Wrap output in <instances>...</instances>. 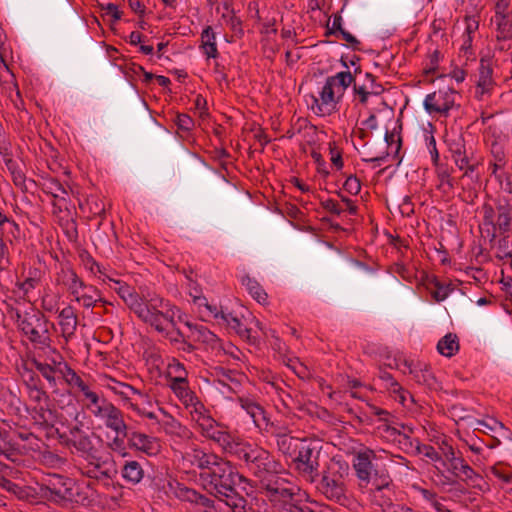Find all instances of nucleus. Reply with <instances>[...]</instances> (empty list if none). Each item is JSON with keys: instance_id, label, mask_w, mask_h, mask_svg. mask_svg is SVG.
Listing matches in <instances>:
<instances>
[{"instance_id": "nucleus-1", "label": "nucleus", "mask_w": 512, "mask_h": 512, "mask_svg": "<svg viewBox=\"0 0 512 512\" xmlns=\"http://www.w3.org/2000/svg\"><path fill=\"white\" fill-rule=\"evenodd\" d=\"M114 285L111 288L139 320L158 333H164L166 327H175V315L178 309L169 300L155 293L140 295L133 287L121 281H115Z\"/></svg>"}, {"instance_id": "nucleus-2", "label": "nucleus", "mask_w": 512, "mask_h": 512, "mask_svg": "<svg viewBox=\"0 0 512 512\" xmlns=\"http://www.w3.org/2000/svg\"><path fill=\"white\" fill-rule=\"evenodd\" d=\"M200 478L210 494L231 512H258L252 503L254 499L249 501L236 490L239 483H249L250 480L236 471L229 461L223 459L212 471L201 472Z\"/></svg>"}, {"instance_id": "nucleus-3", "label": "nucleus", "mask_w": 512, "mask_h": 512, "mask_svg": "<svg viewBox=\"0 0 512 512\" xmlns=\"http://www.w3.org/2000/svg\"><path fill=\"white\" fill-rule=\"evenodd\" d=\"M17 325L20 331L28 338L35 349L46 351L52 344L50 328H54L46 316L37 309H30L23 313L16 312Z\"/></svg>"}, {"instance_id": "nucleus-4", "label": "nucleus", "mask_w": 512, "mask_h": 512, "mask_svg": "<svg viewBox=\"0 0 512 512\" xmlns=\"http://www.w3.org/2000/svg\"><path fill=\"white\" fill-rule=\"evenodd\" d=\"M482 214L481 229L494 241L497 233L505 235L510 232L512 224V205L506 200H498L493 206L484 202L480 208Z\"/></svg>"}, {"instance_id": "nucleus-5", "label": "nucleus", "mask_w": 512, "mask_h": 512, "mask_svg": "<svg viewBox=\"0 0 512 512\" xmlns=\"http://www.w3.org/2000/svg\"><path fill=\"white\" fill-rule=\"evenodd\" d=\"M234 456L242 461L247 470L258 479L266 472L281 469V464L266 449L242 442Z\"/></svg>"}, {"instance_id": "nucleus-6", "label": "nucleus", "mask_w": 512, "mask_h": 512, "mask_svg": "<svg viewBox=\"0 0 512 512\" xmlns=\"http://www.w3.org/2000/svg\"><path fill=\"white\" fill-rule=\"evenodd\" d=\"M341 468L339 462L328 465L315 483L317 492L326 500L340 505H346L349 499L344 474L341 472Z\"/></svg>"}, {"instance_id": "nucleus-7", "label": "nucleus", "mask_w": 512, "mask_h": 512, "mask_svg": "<svg viewBox=\"0 0 512 512\" xmlns=\"http://www.w3.org/2000/svg\"><path fill=\"white\" fill-rule=\"evenodd\" d=\"M281 469H274L260 476L258 486L266 492L271 502L286 503L295 496V487L280 474Z\"/></svg>"}, {"instance_id": "nucleus-8", "label": "nucleus", "mask_w": 512, "mask_h": 512, "mask_svg": "<svg viewBox=\"0 0 512 512\" xmlns=\"http://www.w3.org/2000/svg\"><path fill=\"white\" fill-rule=\"evenodd\" d=\"M319 456L320 449L304 441L294 458L296 469L310 483H315L320 476Z\"/></svg>"}, {"instance_id": "nucleus-9", "label": "nucleus", "mask_w": 512, "mask_h": 512, "mask_svg": "<svg viewBox=\"0 0 512 512\" xmlns=\"http://www.w3.org/2000/svg\"><path fill=\"white\" fill-rule=\"evenodd\" d=\"M458 93L449 87L441 88L428 94L424 99V108L429 114H440L447 116L449 111L456 105Z\"/></svg>"}, {"instance_id": "nucleus-10", "label": "nucleus", "mask_w": 512, "mask_h": 512, "mask_svg": "<svg viewBox=\"0 0 512 512\" xmlns=\"http://www.w3.org/2000/svg\"><path fill=\"white\" fill-rule=\"evenodd\" d=\"M380 453L386 454V451H375L370 448H364L354 454L352 466L355 470L357 478L365 483V485L371 482L372 474L374 473L373 461L381 459Z\"/></svg>"}, {"instance_id": "nucleus-11", "label": "nucleus", "mask_w": 512, "mask_h": 512, "mask_svg": "<svg viewBox=\"0 0 512 512\" xmlns=\"http://www.w3.org/2000/svg\"><path fill=\"white\" fill-rule=\"evenodd\" d=\"M70 480L59 474L48 475L40 485V494L50 501L59 502L70 495Z\"/></svg>"}, {"instance_id": "nucleus-12", "label": "nucleus", "mask_w": 512, "mask_h": 512, "mask_svg": "<svg viewBox=\"0 0 512 512\" xmlns=\"http://www.w3.org/2000/svg\"><path fill=\"white\" fill-rule=\"evenodd\" d=\"M93 415L104 420L105 426L117 435L126 436L129 428L125 423L124 414L113 403L105 404L102 408L93 410Z\"/></svg>"}, {"instance_id": "nucleus-13", "label": "nucleus", "mask_w": 512, "mask_h": 512, "mask_svg": "<svg viewBox=\"0 0 512 512\" xmlns=\"http://www.w3.org/2000/svg\"><path fill=\"white\" fill-rule=\"evenodd\" d=\"M336 87L333 84V78H327L324 86L319 92V98L313 97L312 110L318 116H327L332 114L337 107L338 99L335 97Z\"/></svg>"}, {"instance_id": "nucleus-14", "label": "nucleus", "mask_w": 512, "mask_h": 512, "mask_svg": "<svg viewBox=\"0 0 512 512\" xmlns=\"http://www.w3.org/2000/svg\"><path fill=\"white\" fill-rule=\"evenodd\" d=\"M0 156L11 176L13 184L22 191H27L26 175L24 172L25 165L21 160H17L13 157L11 143L0 149Z\"/></svg>"}, {"instance_id": "nucleus-15", "label": "nucleus", "mask_w": 512, "mask_h": 512, "mask_svg": "<svg viewBox=\"0 0 512 512\" xmlns=\"http://www.w3.org/2000/svg\"><path fill=\"white\" fill-rule=\"evenodd\" d=\"M184 324L188 328L187 337L192 341L203 344L205 349L212 352H219L223 349L221 340L207 327L189 321L184 322Z\"/></svg>"}, {"instance_id": "nucleus-16", "label": "nucleus", "mask_w": 512, "mask_h": 512, "mask_svg": "<svg viewBox=\"0 0 512 512\" xmlns=\"http://www.w3.org/2000/svg\"><path fill=\"white\" fill-rule=\"evenodd\" d=\"M496 82L493 78V67L491 59H480L478 78L476 81L475 96L479 100L492 95Z\"/></svg>"}, {"instance_id": "nucleus-17", "label": "nucleus", "mask_w": 512, "mask_h": 512, "mask_svg": "<svg viewBox=\"0 0 512 512\" xmlns=\"http://www.w3.org/2000/svg\"><path fill=\"white\" fill-rule=\"evenodd\" d=\"M125 437L131 448L141 451L149 456H155L161 451V442L156 437L138 431H133L131 429L127 431Z\"/></svg>"}, {"instance_id": "nucleus-18", "label": "nucleus", "mask_w": 512, "mask_h": 512, "mask_svg": "<svg viewBox=\"0 0 512 512\" xmlns=\"http://www.w3.org/2000/svg\"><path fill=\"white\" fill-rule=\"evenodd\" d=\"M487 145L492 157L489 169L493 175H496L497 171L503 169L507 163L505 140L500 135L493 133L491 137H488Z\"/></svg>"}, {"instance_id": "nucleus-19", "label": "nucleus", "mask_w": 512, "mask_h": 512, "mask_svg": "<svg viewBox=\"0 0 512 512\" xmlns=\"http://www.w3.org/2000/svg\"><path fill=\"white\" fill-rule=\"evenodd\" d=\"M70 294L84 308L95 307L98 302L102 304L108 303L107 300L102 298L100 290L93 285L86 284L84 281L80 287L75 288Z\"/></svg>"}, {"instance_id": "nucleus-20", "label": "nucleus", "mask_w": 512, "mask_h": 512, "mask_svg": "<svg viewBox=\"0 0 512 512\" xmlns=\"http://www.w3.org/2000/svg\"><path fill=\"white\" fill-rule=\"evenodd\" d=\"M67 444L70 447L72 454L77 455L83 460H96V456H98V449L95 447L88 434L85 436L69 438Z\"/></svg>"}, {"instance_id": "nucleus-21", "label": "nucleus", "mask_w": 512, "mask_h": 512, "mask_svg": "<svg viewBox=\"0 0 512 512\" xmlns=\"http://www.w3.org/2000/svg\"><path fill=\"white\" fill-rule=\"evenodd\" d=\"M448 472L473 487L479 486V482L482 481L481 475L465 461L463 456L452 467H448Z\"/></svg>"}, {"instance_id": "nucleus-22", "label": "nucleus", "mask_w": 512, "mask_h": 512, "mask_svg": "<svg viewBox=\"0 0 512 512\" xmlns=\"http://www.w3.org/2000/svg\"><path fill=\"white\" fill-rule=\"evenodd\" d=\"M215 443H217L226 453L234 456L235 452L241 445V441L232 436L227 430H225L220 424L209 433L206 437Z\"/></svg>"}, {"instance_id": "nucleus-23", "label": "nucleus", "mask_w": 512, "mask_h": 512, "mask_svg": "<svg viewBox=\"0 0 512 512\" xmlns=\"http://www.w3.org/2000/svg\"><path fill=\"white\" fill-rule=\"evenodd\" d=\"M163 417L158 420V424L167 435L175 436L180 439H189L193 433L184 425L181 424L172 415L166 413L161 409Z\"/></svg>"}, {"instance_id": "nucleus-24", "label": "nucleus", "mask_w": 512, "mask_h": 512, "mask_svg": "<svg viewBox=\"0 0 512 512\" xmlns=\"http://www.w3.org/2000/svg\"><path fill=\"white\" fill-rule=\"evenodd\" d=\"M58 318L61 334L68 341L75 335L78 324L77 314L74 308L68 305L59 312Z\"/></svg>"}, {"instance_id": "nucleus-25", "label": "nucleus", "mask_w": 512, "mask_h": 512, "mask_svg": "<svg viewBox=\"0 0 512 512\" xmlns=\"http://www.w3.org/2000/svg\"><path fill=\"white\" fill-rule=\"evenodd\" d=\"M191 463L202 472L212 471L220 462L222 458L213 453H206L200 448H194L189 454Z\"/></svg>"}, {"instance_id": "nucleus-26", "label": "nucleus", "mask_w": 512, "mask_h": 512, "mask_svg": "<svg viewBox=\"0 0 512 512\" xmlns=\"http://www.w3.org/2000/svg\"><path fill=\"white\" fill-rule=\"evenodd\" d=\"M369 494L372 503L378 506L382 512H392V510L398 505L393 502V498L395 496L393 487L384 490L371 489Z\"/></svg>"}, {"instance_id": "nucleus-27", "label": "nucleus", "mask_w": 512, "mask_h": 512, "mask_svg": "<svg viewBox=\"0 0 512 512\" xmlns=\"http://www.w3.org/2000/svg\"><path fill=\"white\" fill-rule=\"evenodd\" d=\"M327 33L331 35H341L342 39L345 40L349 46L356 51H360L361 42L353 36L351 33L343 29L342 27V17L340 14H335L333 16L332 25H327Z\"/></svg>"}, {"instance_id": "nucleus-28", "label": "nucleus", "mask_w": 512, "mask_h": 512, "mask_svg": "<svg viewBox=\"0 0 512 512\" xmlns=\"http://www.w3.org/2000/svg\"><path fill=\"white\" fill-rule=\"evenodd\" d=\"M86 463L80 467L81 473L84 476H87L96 480H103L111 478V474L109 470H103L104 462L101 460V457L96 456V460H84Z\"/></svg>"}, {"instance_id": "nucleus-29", "label": "nucleus", "mask_w": 512, "mask_h": 512, "mask_svg": "<svg viewBox=\"0 0 512 512\" xmlns=\"http://www.w3.org/2000/svg\"><path fill=\"white\" fill-rule=\"evenodd\" d=\"M238 401L241 408L244 409L248 415H250L257 427H260L262 423H266L267 418L265 415V410L259 403L247 397H239Z\"/></svg>"}, {"instance_id": "nucleus-30", "label": "nucleus", "mask_w": 512, "mask_h": 512, "mask_svg": "<svg viewBox=\"0 0 512 512\" xmlns=\"http://www.w3.org/2000/svg\"><path fill=\"white\" fill-rule=\"evenodd\" d=\"M55 281L56 284L66 287L69 293L75 288L80 287L83 282L74 269L69 266H61L60 270L56 273Z\"/></svg>"}, {"instance_id": "nucleus-31", "label": "nucleus", "mask_w": 512, "mask_h": 512, "mask_svg": "<svg viewBox=\"0 0 512 512\" xmlns=\"http://www.w3.org/2000/svg\"><path fill=\"white\" fill-rule=\"evenodd\" d=\"M121 475L126 482L136 485L142 481L145 472L140 462L129 460L124 463Z\"/></svg>"}, {"instance_id": "nucleus-32", "label": "nucleus", "mask_w": 512, "mask_h": 512, "mask_svg": "<svg viewBox=\"0 0 512 512\" xmlns=\"http://www.w3.org/2000/svg\"><path fill=\"white\" fill-rule=\"evenodd\" d=\"M169 387L184 407L198 398L195 392L190 389L188 380L170 381Z\"/></svg>"}, {"instance_id": "nucleus-33", "label": "nucleus", "mask_w": 512, "mask_h": 512, "mask_svg": "<svg viewBox=\"0 0 512 512\" xmlns=\"http://www.w3.org/2000/svg\"><path fill=\"white\" fill-rule=\"evenodd\" d=\"M221 319L241 338L255 342V337L251 335V329L247 328L239 317L234 316L232 313L221 312Z\"/></svg>"}, {"instance_id": "nucleus-34", "label": "nucleus", "mask_w": 512, "mask_h": 512, "mask_svg": "<svg viewBox=\"0 0 512 512\" xmlns=\"http://www.w3.org/2000/svg\"><path fill=\"white\" fill-rule=\"evenodd\" d=\"M201 48L208 58H217L219 53L216 45V36L212 27L207 26L201 34Z\"/></svg>"}, {"instance_id": "nucleus-35", "label": "nucleus", "mask_w": 512, "mask_h": 512, "mask_svg": "<svg viewBox=\"0 0 512 512\" xmlns=\"http://www.w3.org/2000/svg\"><path fill=\"white\" fill-rule=\"evenodd\" d=\"M437 350L443 356H454L459 350L458 336L454 333L446 334L438 341Z\"/></svg>"}, {"instance_id": "nucleus-36", "label": "nucleus", "mask_w": 512, "mask_h": 512, "mask_svg": "<svg viewBox=\"0 0 512 512\" xmlns=\"http://www.w3.org/2000/svg\"><path fill=\"white\" fill-rule=\"evenodd\" d=\"M305 440H300L295 437H291L285 434L277 435V446L280 452L284 455L292 456L294 453L298 452L300 443Z\"/></svg>"}, {"instance_id": "nucleus-37", "label": "nucleus", "mask_w": 512, "mask_h": 512, "mask_svg": "<svg viewBox=\"0 0 512 512\" xmlns=\"http://www.w3.org/2000/svg\"><path fill=\"white\" fill-rule=\"evenodd\" d=\"M112 384H107V387L113 391L115 394L119 395L124 401H129L132 399V395L143 396L142 392L133 386L116 381L115 379H110Z\"/></svg>"}, {"instance_id": "nucleus-38", "label": "nucleus", "mask_w": 512, "mask_h": 512, "mask_svg": "<svg viewBox=\"0 0 512 512\" xmlns=\"http://www.w3.org/2000/svg\"><path fill=\"white\" fill-rule=\"evenodd\" d=\"M43 352L47 355L44 362L48 363L50 367L57 371L58 375L61 376L65 371V367H69V364L64 360L63 356L56 350V348L52 347V344H50V348H47L46 351Z\"/></svg>"}, {"instance_id": "nucleus-39", "label": "nucleus", "mask_w": 512, "mask_h": 512, "mask_svg": "<svg viewBox=\"0 0 512 512\" xmlns=\"http://www.w3.org/2000/svg\"><path fill=\"white\" fill-rule=\"evenodd\" d=\"M42 272L37 268L29 269L28 276L22 282H17L16 286L27 295L30 291L35 289L41 282Z\"/></svg>"}, {"instance_id": "nucleus-40", "label": "nucleus", "mask_w": 512, "mask_h": 512, "mask_svg": "<svg viewBox=\"0 0 512 512\" xmlns=\"http://www.w3.org/2000/svg\"><path fill=\"white\" fill-rule=\"evenodd\" d=\"M44 193L51 195L53 198L65 200L68 195L67 190L56 178H47L42 184Z\"/></svg>"}, {"instance_id": "nucleus-41", "label": "nucleus", "mask_w": 512, "mask_h": 512, "mask_svg": "<svg viewBox=\"0 0 512 512\" xmlns=\"http://www.w3.org/2000/svg\"><path fill=\"white\" fill-rule=\"evenodd\" d=\"M185 409L189 411L191 419L193 422H195L196 426L205 421L206 417L211 416L209 410L205 407L199 398L186 406Z\"/></svg>"}, {"instance_id": "nucleus-42", "label": "nucleus", "mask_w": 512, "mask_h": 512, "mask_svg": "<svg viewBox=\"0 0 512 512\" xmlns=\"http://www.w3.org/2000/svg\"><path fill=\"white\" fill-rule=\"evenodd\" d=\"M81 258H82V262L84 264V267L87 270H89L94 275L99 274V278L102 281H106V279H107L109 282L113 283L112 286H115L114 282L116 280H114V279L110 278L109 276H107L105 274V272H104V268L98 262H96L95 259L90 254H88V253L82 254Z\"/></svg>"}, {"instance_id": "nucleus-43", "label": "nucleus", "mask_w": 512, "mask_h": 512, "mask_svg": "<svg viewBox=\"0 0 512 512\" xmlns=\"http://www.w3.org/2000/svg\"><path fill=\"white\" fill-rule=\"evenodd\" d=\"M31 363L34 365L36 370L43 376V378H45L48 381L51 387L57 386L55 375L58 374V372L55 371L52 367H50L48 363L43 362L36 357H34L31 360Z\"/></svg>"}, {"instance_id": "nucleus-44", "label": "nucleus", "mask_w": 512, "mask_h": 512, "mask_svg": "<svg viewBox=\"0 0 512 512\" xmlns=\"http://www.w3.org/2000/svg\"><path fill=\"white\" fill-rule=\"evenodd\" d=\"M168 377L170 381H184L188 380V372L185 366L176 358L168 364Z\"/></svg>"}, {"instance_id": "nucleus-45", "label": "nucleus", "mask_w": 512, "mask_h": 512, "mask_svg": "<svg viewBox=\"0 0 512 512\" xmlns=\"http://www.w3.org/2000/svg\"><path fill=\"white\" fill-rule=\"evenodd\" d=\"M372 489L384 490L392 488V479L387 470L375 469L372 474Z\"/></svg>"}, {"instance_id": "nucleus-46", "label": "nucleus", "mask_w": 512, "mask_h": 512, "mask_svg": "<svg viewBox=\"0 0 512 512\" xmlns=\"http://www.w3.org/2000/svg\"><path fill=\"white\" fill-rule=\"evenodd\" d=\"M243 284L246 285L250 295L259 303H265L268 296L267 293L262 289L259 283L249 277L243 279Z\"/></svg>"}, {"instance_id": "nucleus-47", "label": "nucleus", "mask_w": 512, "mask_h": 512, "mask_svg": "<svg viewBox=\"0 0 512 512\" xmlns=\"http://www.w3.org/2000/svg\"><path fill=\"white\" fill-rule=\"evenodd\" d=\"M401 428L403 429V431L399 430L396 427L388 425V424L383 425V431L386 434H388L390 437H393L394 440L403 438V440L409 441L410 447H413V441L411 440V438L409 436V434L413 432L412 428L405 426L403 424L401 425Z\"/></svg>"}, {"instance_id": "nucleus-48", "label": "nucleus", "mask_w": 512, "mask_h": 512, "mask_svg": "<svg viewBox=\"0 0 512 512\" xmlns=\"http://www.w3.org/2000/svg\"><path fill=\"white\" fill-rule=\"evenodd\" d=\"M236 374L231 370L221 369L219 374L218 383L224 387H227L231 391H236V389L240 385L239 379H237Z\"/></svg>"}, {"instance_id": "nucleus-49", "label": "nucleus", "mask_w": 512, "mask_h": 512, "mask_svg": "<svg viewBox=\"0 0 512 512\" xmlns=\"http://www.w3.org/2000/svg\"><path fill=\"white\" fill-rule=\"evenodd\" d=\"M283 504V512H330V508L326 505L316 504L318 509H314L308 505L292 504L289 501Z\"/></svg>"}, {"instance_id": "nucleus-50", "label": "nucleus", "mask_w": 512, "mask_h": 512, "mask_svg": "<svg viewBox=\"0 0 512 512\" xmlns=\"http://www.w3.org/2000/svg\"><path fill=\"white\" fill-rule=\"evenodd\" d=\"M329 78H333V84L338 89V91L341 89V95L345 89L348 88L352 82H354V77L349 71L339 72L334 76H330Z\"/></svg>"}, {"instance_id": "nucleus-51", "label": "nucleus", "mask_w": 512, "mask_h": 512, "mask_svg": "<svg viewBox=\"0 0 512 512\" xmlns=\"http://www.w3.org/2000/svg\"><path fill=\"white\" fill-rule=\"evenodd\" d=\"M512 38V20L507 16H501L498 22L496 40H510Z\"/></svg>"}, {"instance_id": "nucleus-52", "label": "nucleus", "mask_w": 512, "mask_h": 512, "mask_svg": "<svg viewBox=\"0 0 512 512\" xmlns=\"http://www.w3.org/2000/svg\"><path fill=\"white\" fill-rule=\"evenodd\" d=\"M415 453L418 455H423L431 461H441V455L439 452L431 445L421 444L418 440L415 441Z\"/></svg>"}, {"instance_id": "nucleus-53", "label": "nucleus", "mask_w": 512, "mask_h": 512, "mask_svg": "<svg viewBox=\"0 0 512 512\" xmlns=\"http://www.w3.org/2000/svg\"><path fill=\"white\" fill-rule=\"evenodd\" d=\"M61 377L72 389H77L84 382L82 377L70 365L69 367H65V371Z\"/></svg>"}, {"instance_id": "nucleus-54", "label": "nucleus", "mask_w": 512, "mask_h": 512, "mask_svg": "<svg viewBox=\"0 0 512 512\" xmlns=\"http://www.w3.org/2000/svg\"><path fill=\"white\" fill-rule=\"evenodd\" d=\"M173 346H177L183 339H186V334L182 332L176 325L175 327H166L164 333H161Z\"/></svg>"}, {"instance_id": "nucleus-55", "label": "nucleus", "mask_w": 512, "mask_h": 512, "mask_svg": "<svg viewBox=\"0 0 512 512\" xmlns=\"http://www.w3.org/2000/svg\"><path fill=\"white\" fill-rule=\"evenodd\" d=\"M496 258L499 260L512 259V248L510 246L508 236H504L497 242Z\"/></svg>"}, {"instance_id": "nucleus-56", "label": "nucleus", "mask_w": 512, "mask_h": 512, "mask_svg": "<svg viewBox=\"0 0 512 512\" xmlns=\"http://www.w3.org/2000/svg\"><path fill=\"white\" fill-rule=\"evenodd\" d=\"M424 140L426 147L431 155V159L434 165H437L439 162V153L436 147V140L432 133H425Z\"/></svg>"}, {"instance_id": "nucleus-57", "label": "nucleus", "mask_w": 512, "mask_h": 512, "mask_svg": "<svg viewBox=\"0 0 512 512\" xmlns=\"http://www.w3.org/2000/svg\"><path fill=\"white\" fill-rule=\"evenodd\" d=\"M453 157H454L456 166L460 170H465V173H464L465 175H467L469 171L470 172L474 171L475 166L473 164L469 163V160L466 155L462 154L460 151H457L454 153Z\"/></svg>"}, {"instance_id": "nucleus-58", "label": "nucleus", "mask_w": 512, "mask_h": 512, "mask_svg": "<svg viewBox=\"0 0 512 512\" xmlns=\"http://www.w3.org/2000/svg\"><path fill=\"white\" fill-rule=\"evenodd\" d=\"M177 495L180 499L184 501L196 504L200 493L192 488L181 487L179 488Z\"/></svg>"}, {"instance_id": "nucleus-59", "label": "nucleus", "mask_w": 512, "mask_h": 512, "mask_svg": "<svg viewBox=\"0 0 512 512\" xmlns=\"http://www.w3.org/2000/svg\"><path fill=\"white\" fill-rule=\"evenodd\" d=\"M218 425L219 423L212 416H209L206 417V420L198 425L197 428L200 434L206 438L209 436V433H211V431L214 430Z\"/></svg>"}, {"instance_id": "nucleus-60", "label": "nucleus", "mask_w": 512, "mask_h": 512, "mask_svg": "<svg viewBox=\"0 0 512 512\" xmlns=\"http://www.w3.org/2000/svg\"><path fill=\"white\" fill-rule=\"evenodd\" d=\"M221 504L219 500L215 501L212 498H209L203 494H200L198 497V501L196 505H199L201 507H204L206 509H211L214 511L221 510Z\"/></svg>"}, {"instance_id": "nucleus-61", "label": "nucleus", "mask_w": 512, "mask_h": 512, "mask_svg": "<svg viewBox=\"0 0 512 512\" xmlns=\"http://www.w3.org/2000/svg\"><path fill=\"white\" fill-rule=\"evenodd\" d=\"M365 78L367 80L368 90L371 95L378 96L383 93L384 88L381 84L376 83V78L371 73H366Z\"/></svg>"}, {"instance_id": "nucleus-62", "label": "nucleus", "mask_w": 512, "mask_h": 512, "mask_svg": "<svg viewBox=\"0 0 512 512\" xmlns=\"http://www.w3.org/2000/svg\"><path fill=\"white\" fill-rule=\"evenodd\" d=\"M343 188L352 195H357L361 190V184L356 176H349L344 182Z\"/></svg>"}, {"instance_id": "nucleus-63", "label": "nucleus", "mask_w": 512, "mask_h": 512, "mask_svg": "<svg viewBox=\"0 0 512 512\" xmlns=\"http://www.w3.org/2000/svg\"><path fill=\"white\" fill-rule=\"evenodd\" d=\"M175 123L179 129L190 131L194 127V121L188 114H178Z\"/></svg>"}, {"instance_id": "nucleus-64", "label": "nucleus", "mask_w": 512, "mask_h": 512, "mask_svg": "<svg viewBox=\"0 0 512 512\" xmlns=\"http://www.w3.org/2000/svg\"><path fill=\"white\" fill-rule=\"evenodd\" d=\"M105 404H111V402L107 401L106 398L101 397L98 393L93 395L90 399L87 400L86 407L90 409L93 413V410H98L102 408Z\"/></svg>"}]
</instances>
